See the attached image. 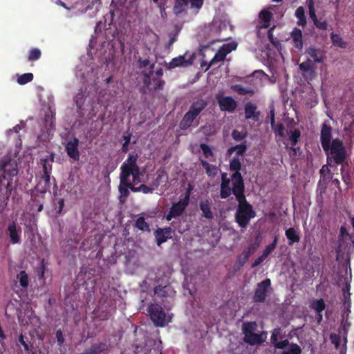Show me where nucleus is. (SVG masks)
Instances as JSON below:
<instances>
[{
  "instance_id": "f257e3e1",
  "label": "nucleus",
  "mask_w": 354,
  "mask_h": 354,
  "mask_svg": "<svg viewBox=\"0 0 354 354\" xmlns=\"http://www.w3.org/2000/svg\"><path fill=\"white\" fill-rule=\"evenodd\" d=\"M18 168L15 159L4 156L0 160V192L5 189L4 202L7 204L12 191L18 185Z\"/></svg>"
},
{
  "instance_id": "f03ea898",
  "label": "nucleus",
  "mask_w": 354,
  "mask_h": 354,
  "mask_svg": "<svg viewBox=\"0 0 354 354\" xmlns=\"http://www.w3.org/2000/svg\"><path fill=\"white\" fill-rule=\"evenodd\" d=\"M207 106L203 99L194 100L189 107L187 112L180 121L179 127L181 130H187L191 127H196L199 124V115Z\"/></svg>"
},
{
  "instance_id": "7ed1b4c3",
  "label": "nucleus",
  "mask_w": 354,
  "mask_h": 354,
  "mask_svg": "<svg viewBox=\"0 0 354 354\" xmlns=\"http://www.w3.org/2000/svg\"><path fill=\"white\" fill-rule=\"evenodd\" d=\"M238 206L235 212V221L238 225L245 228L252 218L256 216L252 205L248 202L245 195L237 196Z\"/></svg>"
},
{
  "instance_id": "20e7f679",
  "label": "nucleus",
  "mask_w": 354,
  "mask_h": 354,
  "mask_svg": "<svg viewBox=\"0 0 354 354\" xmlns=\"http://www.w3.org/2000/svg\"><path fill=\"white\" fill-rule=\"evenodd\" d=\"M326 156L327 163L331 165L333 162L336 165H343L346 160V151L342 140L339 138L333 140L328 149L324 150Z\"/></svg>"
},
{
  "instance_id": "39448f33",
  "label": "nucleus",
  "mask_w": 354,
  "mask_h": 354,
  "mask_svg": "<svg viewBox=\"0 0 354 354\" xmlns=\"http://www.w3.org/2000/svg\"><path fill=\"white\" fill-rule=\"evenodd\" d=\"M232 187H230V183L221 184L220 197L222 199L229 198L233 194L237 200V196H243L245 194V184L237 180H232Z\"/></svg>"
},
{
  "instance_id": "423d86ee",
  "label": "nucleus",
  "mask_w": 354,
  "mask_h": 354,
  "mask_svg": "<svg viewBox=\"0 0 354 354\" xmlns=\"http://www.w3.org/2000/svg\"><path fill=\"white\" fill-rule=\"evenodd\" d=\"M147 312L151 322L156 327L165 326L166 313L162 307L158 304H150L147 307Z\"/></svg>"
},
{
  "instance_id": "0eeeda50",
  "label": "nucleus",
  "mask_w": 354,
  "mask_h": 354,
  "mask_svg": "<svg viewBox=\"0 0 354 354\" xmlns=\"http://www.w3.org/2000/svg\"><path fill=\"white\" fill-rule=\"evenodd\" d=\"M272 290L271 287V280L267 278L257 284L252 301L254 303H263L266 301L268 293Z\"/></svg>"
},
{
  "instance_id": "6e6552de",
  "label": "nucleus",
  "mask_w": 354,
  "mask_h": 354,
  "mask_svg": "<svg viewBox=\"0 0 354 354\" xmlns=\"http://www.w3.org/2000/svg\"><path fill=\"white\" fill-rule=\"evenodd\" d=\"M190 200V193L188 190L183 198L180 199L178 202L174 203L170 208L169 213L166 216V219L169 221L173 218L180 216L188 206Z\"/></svg>"
},
{
  "instance_id": "1a4fd4ad",
  "label": "nucleus",
  "mask_w": 354,
  "mask_h": 354,
  "mask_svg": "<svg viewBox=\"0 0 354 354\" xmlns=\"http://www.w3.org/2000/svg\"><path fill=\"white\" fill-rule=\"evenodd\" d=\"M188 53L173 58L167 64V69L171 70L176 67H187L193 64L196 58V53H193L187 57Z\"/></svg>"
},
{
  "instance_id": "9d476101",
  "label": "nucleus",
  "mask_w": 354,
  "mask_h": 354,
  "mask_svg": "<svg viewBox=\"0 0 354 354\" xmlns=\"http://www.w3.org/2000/svg\"><path fill=\"white\" fill-rule=\"evenodd\" d=\"M21 227L15 222H10L7 227V234L10 239V243L15 245L21 243Z\"/></svg>"
},
{
  "instance_id": "9b49d317",
  "label": "nucleus",
  "mask_w": 354,
  "mask_h": 354,
  "mask_svg": "<svg viewBox=\"0 0 354 354\" xmlns=\"http://www.w3.org/2000/svg\"><path fill=\"white\" fill-rule=\"evenodd\" d=\"M333 138V129L332 127L327 123L324 122L322 124L320 132V142L323 150L328 149V146L332 143Z\"/></svg>"
},
{
  "instance_id": "f8f14e48",
  "label": "nucleus",
  "mask_w": 354,
  "mask_h": 354,
  "mask_svg": "<svg viewBox=\"0 0 354 354\" xmlns=\"http://www.w3.org/2000/svg\"><path fill=\"white\" fill-rule=\"evenodd\" d=\"M79 143V140L76 137H73L71 140L66 142L65 146L67 155L74 160H79L80 159Z\"/></svg>"
},
{
  "instance_id": "ddd939ff",
  "label": "nucleus",
  "mask_w": 354,
  "mask_h": 354,
  "mask_svg": "<svg viewBox=\"0 0 354 354\" xmlns=\"http://www.w3.org/2000/svg\"><path fill=\"white\" fill-rule=\"evenodd\" d=\"M173 230L171 227L158 228L154 236L156 243L158 246L165 243L168 239H171Z\"/></svg>"
},
{
  "instance_id": "4468645a",
  "label": "nucleus",
  "mask_w": 354,
  "mask_h": 354,
  "mask_svg": "<svg viewBox=\"0 0 354 354\" xmlns=\"http://www.w3.org/2000/svg\"><path fill=\"white\" fill-rule=\"evenodd\" d=\"M217 102L221 111L233 112L236 108V102L230 96L217 98Z\"/></svg>"
},
{
  "instance_id": "2eb2a0df",
  "label": "nucleus",
  "mask_w": 354,
  "mask_h": 354,
  "mask_svg": "<svg viewBox=\"0 0 354 354\" xmlns=\"http://www.w3.org/2000/svg\"><path fill=\"white\" fill-rule=\"evenodd\" d=\"M281 333V328L278 327V328H274L272 330L270 340L276 348L284 349L286 347L288 346V345H289V340L284 339L281 342H279L278 341L279 338H282Z\"/></svg>"
},
{
  "instance_id": "dca6fc26",
  "label": "nucleus",
  "mask_w": 354,
  "mask_h": 354,
  "mask_svg": "<svg viewBox=\"0 0 354 354\" xmlns=\"http://www.w3.org/2000/svg\"><path fill=\"white\" fill-rule=\"evenodd\" d=\"M260 115V111L257 110L256 104L248 102L245 105V118L246 120H252L254 122H259Z\"/></svg>"
},
{
  "instance_id": "f3484780",
  "label": "nucleus",
  "mask_w": 354,
  "mask_h": 354,
  "mask_svg": "<svg viewBox=\"0 0 354 354\" xmlns=\"http://www.w3.org/2000/svg\"><path fill=\"white\" fill-rule=\"evenodd\" d=\"M267 333L263 331L261 333H250L245 334L243 337V340L245 342L248 343L250 345H256V344H261L266 341Z\"/></svg>"
},
{
  "instance_id": "a211bd4d",
  "label": "nucleus",
  "mask_w": 354,
  "mask_h": 354,
  "mask_svg": "<svg viewBox=\"0 0 354 354\" xmlns=\"http://www.w3.org/2000/svg\"><path fill=\"white\" fill-rule=\"evenodd\" d=\"M241 169V163L239 158H233L230 162V169L234 171L232 174V180H237L244 183L243 176L240 172Z\"/></svg>"
},
{
  "instance_id": "6ab92c4d",
  "label": "nucleus",
  "mask_w": 354,
  "mask_h": 354,
  "mask_svg": "<svg viewBox=\"0 0 354 354\" xmlns=\"http://www.w3.org/2000/svg\"><path fill=\"white\" fill-rule=\"evenodd\" d=\"M89 354H109V346L106 342H97L93 344L88 348Z\"/></svg>"
},
{
  "instance_id": "aec40b11",
  "label": "nucleus",
  "mask_w": 354,
  "mask_h": 354,
  "mask_svg": "<svg viewBox=\"0 0 354 354\" xmlns=\"http://www.w3.org/2000/svg\"><path fill=\"white\" fill-rule=\"evenodd\" d=\"M306 53L316 63H323L326 59L324 51L320 49L310 47L306 49Z\"/></svg>"
},
{
  "instance_id": "412c9836",
  "label": "nucleus",
  "mask_w": 354,
  "mask_h": 354,
  "mask_svg": "<svg viewBox=\"0 0 354 354\" xmlns=\"http://www.w3.org/2000/svg\"><path fill=\"white\" fill-rule=\"evenodd\" d=\"M212 203L208 199L202 200L199 202V207L202 212V216L207 219H212L214 216L211 209Z\"/></svg>"
},
{
  "instance_id": "4be33fe9",
  "label": "nucleus",
  "mask_w": 354,
  "mask_h": 354,
  "mask_svg": "<svg viewBox=\"0 0 354 354\" xmlns=\"http://www.w3.org/2000/svg\"><path fill=\"white\" fill-rule=\"evenodd\" d=\"M154 294L159 297H171L175 294L174 290L169 285L161 286L158 285L154 288Z\"/></svg>"
},
{
  "instance_id": "5701e85b",
  "label": "nucleus",
  "mask_w": 354,
  "mask_h": 354,
  "mask_svg": "<svg viewBox=\"0 0 354 354\" xmlns=\"http://www.w3.org/2000/svg\"><path fill=\"white\" fill-rule=\"evenodd\" d=\"M138 156L137 153H130L127 159L122 163V165H125L127 168L133 171H139L140 167L137 165Z\"/></svg>"
},
{
  "instance_id": "b1692460",
  "label": "nucleus",
  "mask_w": 354,
  "mask_h": 354,
  "mask_svg": "<svg viewBox=\"0 0 354 354\" xmlns=\"http://www.w3.org/2000/svg\"><path fill=\"white\" fill-rule=\"evenodd\" d=\"M291 37L294 43V47L297 50H301L303 48L301 30L297 28H295L291 32Z\"/></svg>"
},
{
  "instance_id": "393cba45",
  "label": "nucleus",
  "mask_w": 354,
  "mask_h": 354,
  "mask_svg": "<svg viewBox=\"0 0 354 354\" xmlns=\"http://www.w3.org/2000/svg\"><path fill=\"white\" fill-rule=\"evenodd\" d=\"M285 235L288 239V245H292L295 243L300 241V235L294 227H290L285 232Z\"/></svg>"
},
{
  "instance_id": "a878e982",
  "label": "nucleus",
  "mask_w": 354,
  "mask_h": 354,
  "mask_svg": "<svg viewBox=\"0 0 354 354\" xmlns=\"http://www.w3.org/2000/svg\"><path fill=\"white\" fill-rule=\"evenodd\" d=\"M41 179L42 180L35 186V189L44 194L50 189V174H43Z\"/></svg>"
},
{
  "instance_id": "bb28decb",
  "label": "nucleus",
  "mask_w": 354,
  "mask_h": 354,
  "mask_svg": "<svg viewBox=\"0 0 354 354\" xmlns=\"http://www.w3.org/2000/svg\"><path fill=\"white\" fill-rule=\"evenodd\" d=\"M189 2V0H176L173 7L174 13L178 16L185 12Z\"/></svg>"
},
{
  "instance_id": "cd10ccee",
  "label": "nucleus",
  "mask_w": 354,
  "mask_h": 354,
  "mask_svg": "<svg viewBox=\"0 0 354 354\" xmlns=\"http://www.w3.org/2000/svg\"><path fill=\"white\" fill-rule=\"evenodd\" d=\"M120 174V183H122L125 185L129 181V178L133 174V171L127 168L125 165H121Z\"/></svg>"
},
{
  "instance_id": "c85d7f7f",
  "label": "nucleus",
  "mask_w": 354,
  "mask_h": 354,
  "mask_svg": "<svg viewBox=\"0 0 354 354\" xmlns=\"http://www.w3.org/2000/svg\"><path fill=\"white\" fill-rule=\"evenodd\" d=\"M201 166L205 169L206 174L211 178H214L217 174L216 167L209 164L205 160H201Z\"/></svg>"
},
{
  "instance_id": "c756f323",
  "label": "nucleus",
  "mask_w": 354,
  "mask_h": 354,
  "mask_svg": "<svg viewBox=\"0 0 354 354\" xmlns=\"http://www.w3.org/2000/svg\"><path fill=\"white\" fill-rule=\"evenodd\" d=\"M118 192L120 193L119 201L121 204H124L127 202L128 197L129 196V187H126L122 183H120L118 187Z\"/></svg>"
},
{
  "instance_id": "7c9ffc66",
  "label": "nucleus",
  "mask_w": 354,
  "mask_h": 354,
  "mask_svg": "<svg viewBox=\"0 0 354 354\" xmlns=\"http://www.w3.org/2000/svg\"><path fill=\"white\" fill-rule=\"evenodd\" d=\"M17 279H19L20 286L22 289L26 290L29 285V277L25 270H21L17 276Z\"/></svg>"
},
{
  "instance_id": "2f4dec72",
  "label": "nucleus",
  "mask_w": 354,
  "mask_h": 354,
  "mask_svg": "<svg viewBox=\"0 0 354 354\" xmlns=\"http://www.w3.org/2000/svg\"><path fill=\"white\" fill-rule=\"evenodd\" d=\"M247 151V146L245 143H242L240 145H237L236 146H233L230 147L227 149V153L229 156H231L234 152H236L238 156H243L245 151Z\"/></svg>"
},
{
  "instance_id": "473e14b6",
  "label": "nucleus",
  "mask_w": 354,
  "mask_h": 354,
  "mask_svg": "<svg viewBox=\"0 0 354 354\" xmlns=\"http://www.w3.org/2000/svg\"><path fill=\"white\" fill-rule=\"evenodd\" d=\"M135 227L142 232H150V226L148 223L145 221L143 216H140L136 220Z\"/></svg>"
},
{
  "instance_id": "72a5a7b5",
  "label": "nucleus",
  "mask_w": 354,
  "mask_h": 354,
  "mask_svg": "<svg viewBox=\"0 0 354 354\" xmlns=\"http://www.w3.org/2000/svg\"><path fill=\"white\" fill-rule=\"evenodd\" d=\"M295 16L298 19L297 24L299 26H305L306 24V18L304 7L299 6L295 11Z\"/></svg>"
},
{
  "instance_id": "f704fd0d",
  "label": "nucleus",
  "mask_w": 354,
  "mask_h": 354,
  "mask_svg": "<svg viewBox=\"0 0 354 354\" xmlns=\"http://www.w3.org/2000/svg\"><path fill=\"white\" fill-rule=\"evenodd\" d=\"M257 328V324L256 322H245L242 326V330L244 336L245 334L248 335L254 333Z\"/></svg>"
},
{
  "instance_id": "c9c22d12",
  "label": "nucleus",
  "mask_w": 354,
  "mask_h": 354,
  "mask_svg": "<svg viewBox=\"0 0 354 354\" xmlns=\"http://www.w3.org/2000/svg\"><path fill=\"white\" fill-rule=\"evenodd\" d=\"M299 68L304 73L313 72L315 67L310 59H307L305 62H303L299 65Z\"/></svg>"
},
{
  "instance_id": "e433bc0d",
  "label": "nucleus",
  "mask_w": 354,
  "mask_h": 354,
  "mask_svg": "<svg viewBox=\"0 0 354 354\" xmlns=\"http://www.w3.org/2000/svg\"><path fill=\"white\" fill-rule=\"evenodd\" d=\"M200 148L202 150L205 158L213 161L215 160L214 153L209 146L205 143H201Z\"/></svg>"
},
{
  "instance_id": "4c0bfd02",
  "label": "nucleus",
  "mask_w": 354,
  "mask_h": 354,
  "mask_svg": "<svg viewBox=\"0 0 354 354\" xmlns=\"http://www.w3.org/2000/svg\"><path fill=\"white\" fill-rule=\"evenodd\" d=\"M226 57L225 53H223L220 48L218 51L214 55V57L208 63L207 67L205 68V71H207L212 65L218 62L223 61Z\"/></svg>"
},
{
  "instance_id": "58836bf2",
  "label": "nucleus",
  "mask_w": 354,
  "mask_h": 354,
  "mask_svg": "<svg viewBox=\"0 0 354 354\" xmlns=\"http://www.w3.org/2000/svg\"><path fill=\"white\" fill-rule=\"evenodd\" d=\"M250 257L248 254H246L244 251L238 256L236 263L234 264V268L236 270H239L242 268L245 263L248 261Z\"/></svg>"
},
{
  "instance_id": "ea45409f",
  "label": "nucleus",
  "mask_w": 354,
  "mask_h": 354,
  "mask_svg": "<svg viewBox=\"0 0 354 354\" xmlns=\"http://www.w3.org/2000/svg\"><path fill=\"white\" fill-rule=\"evenodd\" d=\"M311 308L315 310V313H322L326 308V304L323 299L314 301L311 304Z\"/></svg>"
},
{
  "instance_id": "a19ab883",
  "label": "nucleus",
  "mask_w": 354,
  "mask_h": 354,
  "mask_svg": "<svg viewBox=\"0 0 354 354\" xmlns=\"http://www.w3.org/2000/svg\"><path fill=\"white\" fill-rule=\"evenodd\" d=\"M288 349L283 351L281 354H301V347L295 343H290Z\"/></svg>"
},
{
  "instance_id": "79ce46f5",
  "label": "nucleus",
  "mask_w": 354,
  "mask_h": 354,
  "mask_svg": "<svg viewBox=\"0 0 354 354\" xmlns=\"http://www.w3.org/2000/svg\"><path fill=\"white\" fill-rule=\"evenodd\" d=\"M41 56V50L37 48H33L29 50L28 60L29 62H35L39 59Z\"/></svg>"
},
{
  "instance_id": "37998d69",
  "label": "nucleus",
  "mask_w": 354,
  "mask_h": 354,
  "mask_svg": "<svg viewBox=\"0 0 354 354\" xmlns=\"http://www.w3.org/2000/svg\"><path fill=\"white\" fill-rule=\"evenodd\" d=\"M33 74L31 73H27L19 75L17 77V83L20 85H24L28 82H30L33 80Z\"/></svg>"
},
{
  "instance_id": "c03bdc74",
  "label": "nucleus",
  "mask_w": 354,
  "mask_h": 354,
  "mask_svg": "<svg viewBox=\"0 0 354 354\" xmlns=\"http://www.w3.org/2000/svg\"><path fill=\"white\" fill-rule=\"evenodd\" d=\"M274 26H272V28H270L268 31V38L269 39V41L271 42V44L277 49H279V48H281V43L279 41V40L277 38V37H274V35H273V30L274 28Z\"/></svg>"
},
{
  "instance_id": "a18cd8bd",
  "label": "nucleus",
  "mask_w": 354,
  "mask_h": 354,
  "mask_svg": "<svg viewBox=\"0 0 354 354\" xmlns=\"http://www.w3.org/2000/svg\"><path fill=\"white\" fill-rule=\"evenodd\" d=\"M290 141L291 145L296 146L299 142V139L301 136V131L299 129H295L290 131Z\"/></svg>"
},
{
  "instance_id": "49530a36",
  "label": "nucleus",
  "mask_w": 354,
  "mask_h": 354,
  "mask_svg": "<svg viewBox=\"0 0 354 354\" xmlns=\"http://www.w3.org/2000/svg\"><path fill=\"white\" fill-rule=\"evenodd\" d=\"M319 174L323 181H328L331 178L330 171L326 165L322 166Z\"/></svg>"
},
{
  "instance_id": "de8ad7c7",
  "label": "nucleus",
  "mask_w": 354,
  "mask_h": 354,
  "mask_svg": "<svg viewBox=\"0 0 354 354\" xmlns=\"http://www.w3.org/2000/svg\"><path fill=\"white\" fill-rule=\"evenodd\" d=\"M278 242V238L277 236L274 237L272 243L266 246L263 252V254L267 258V257L275 249Z\"/></svg>"
},
{
  "instance_id": "09e8293b",
  "label": "nucleus",
  "mask_w": 354,
  "mask_h": 354,
  "mask_svg": "<svg viewBox=\"0 0 354 354\" xmlns=\"http://www.w3.org/2000/svg\"><path fill=\"white\" fill-rule=\"evenodd\" d=\"M232 137L236 142H241L247 137V132H242L234 129L232 133Z\"/></svg>"
},
{
  "instance_id": "8fccbe9b",
  "label": "nucleus",
  "mask_w": 354,
  "mask_h": 354,
  "mask_svg": "<svg viewBox=\"0 0 354 354\" xmlns=\"http://www.w3.org/2000/svg\"><path fill=\"white\" fill-rule=\"evenodd\" d=\"M273 15L268 10H263L259 13V18L263 22L269 23L272 19Z\"/></svg>"
},
{
  "instance_id": "3c124183",
  "label": "nucleus",
  "mask_w": 354,
  "mask_h": 354,
  "mask_svg": "<svg viewBox=\"0 0 354 354\" xmlns=\"http://www.w3.org/2000/svg\"><path fill=\"white\" fill-rule=\"evenodd\" d=\"M272 129L280 138L285 137V128L282 123H275L274 128H272Z\"/></svg>"
},
{
  "instance_id": "603ef678",
  "label": "nucleus",
  "mask_w": 354,
  "mask_h": 354,
  "mask_svg": "<svg viewBox=\"0 0 354 354\" xmlns=\"http://www.w3.org/2000/svg\"><path fill=\"white\" fill-rule=\"evenodd\" d=\"M152 83L153 84V90L155 91L162 90L165 84V81L159 77L153 78Z\"/></svg>"
},
{
  "instance_id": "864d4df0",
  "label": "nucleus",
  "mask_w": 354,
  "mask_h": 354,
  "mask_svg": "<svg viewBox=\"0 0 354 354\" xmlns=\"http://www.w3.org/2000/svg\"><path fill=\"white\" fill-rule=\"evenodd\" d=\"M44 174H51L52 164L48 163V159H41Z\"/></svg>"
},
{
  "instance_id": "5fc2aeb1",
  "label": "nucleus",
  "mask_w": 354,
  "mask_h": 354,
  "mask_svg": "<svg viewBox=\"0 0 354 354\" xmlns=\"http://www.w3.org/2000/svg\"><path fill=\"white\" fill-rule=\"evenodd\" d=\"M233 89L236 91L238 94L245 95L247 94H253V91L251 89H248L243 87L241 85H234L233 86Z\"/></svg>"
},
{
  "instance_id": "6e6d98bb",
  "label": "nucleus",
  "mask_w": 354,
  "mask_h": 354,
  "mask_svg": "<svg viewBox=\"0 0 354 354\" xmlns=\"http://www.w3.org/2000/svg\"><path fill=\"white\" fill-rule=\"evenodd\" d=\"M236 48V44L234 43H227L223 45L220 49L225 53V55L227 56L229 53H230L232 50H235Z\"/></svg>"
},
{
  "instance_id": "4d7b16f0",
  "label": "nucleus",
  "mask_w": 354,
  "mask_h": 354,
  "mask_svg": "<svg viewBox=\"0 0 354 354\" xmlns=\"http://www.w3.org/2000/svg\"><path fill=\"white\" fill-rule=\"evenodd\" d=\"M152 74H153V71H149L148 73H143V76H144V77H143V83L147 87H149V86L152 82V79L151 78V75ZM148 89H150V88H148Z\"/></svg>"
},
{
  "instance_id": "13d9d810",
  "label": "nucleus",
  "mask_w": 354,
  "mask_h": 354,
  "mask_svg": "<svg viewBox=\"0 0 354 354\" xmlns=\"http://www.w3.org/2000/svg\"><path fill=\"white\" fill-rule=\"evenodd\" d=\"M55 337L57 339L58 346H62L65 342V338L61 329H59L56 331Z\"/></svg>"
},
{
  "instance_id": "bf43d9fd",
  "label": "nucleus",
  "mask_w": 354,
  "mask_h": 354,
  "mask_svg": "<svg viewBox=\"0 0 354 354\" xmlns=\"http://www.w3.org/2000/svg\"><path fill=\"white\" fill-rule=\"evenodd\" d=\"M131 136V135H128V136H124L122 137L124 142L122 146V149H121L122 152L127 153L128 151V150H129L128 146L130 143Z\"/></svg>"
},
{
  "instance_id": "052dcab7",
  "label": "nucleus",
  "mask_w": 354,
  "mask_h": 354,
  "mask_svg": "<svg viewBox=\"0 0 354 354\" xmlns=\"http://www.w3.org/2000/svg\"><path fill=\"white\" fill-rule=\"evenodd\" d=\"M330 339L331 343L333 344H334L335 348H338L339 346V344H340V337H339V335L335 334V333H332L330 335Z\"/></svg>"
},
{
  "instance_id": "680f3d73",
  "label": "nucleus",
  "mask_w": 354,
  "mask_h": 354,
  "mask_svg": "<svg viewBox=\"0 0 354 354\" xmlns=\"http://www.w3.org/2000/svg\"><path fill=\"white\" fill-rule=\"evenodd\" d=\"M19 342L23 346L24 350L26 352H29L32 347V345H29L25 340L23 334H21L19 336Z\"/></svg>"
},
{
  "instance_id": "e2e57ef3",
  "label": "nucleus",
  "mask_w": 354,
  "mask_h": 354,
  "mask_svg": "<svg viewBox=\"0 0 354 354\" xmlns=\"http://www.w3.org/2000/svg\"><path fill=\"white\" fill-rule=\"evenodd\" d=\"M258 247H259L258 243H252L248 246V248H247L246 250H244V252L246 254H248L249 257H250L252 254H253L255 252V251L257 250Z\"/></svg>"
},
{
  "instance_id": "0e129e2a",
  "label": "nucleus",
  "mask_w": 354,
  "mask_h": 354,
  "mask_svg": "<svg viewBox=\"0 0 354 354\" xmlns=\"http://www.w3.org/2000/svg\"><path fill=\"white\" fill-rule=\"evenodd\" d=\"M191 8L200 10L204 3V0H189Z\"/></svg>"
},
{
  "instance_id": "69168bd1",
  "label": "nucleus",
  "mask_w": 354,
  "mask_h": 354,
  "mask_svg": "<svg viewBox=\"0 0 354 354\" xmlns=\"http://www.w3.org/2000/svg\"><path fill=\"white\" fill-rule=\"evenodd\" d=\"M75 102L76 103L77 106L81 107L82 104L84 103V94L82 92H79L75 97Z\"/></svg>"
},
{
  "instance_id": "338daca9",
  "label": "nucleus",
  "mask_w": 354,
  "mask_h": 354,
  "mask_svg": "<svg viewBox=\"0 0 354 354\" xmlns=\"http://www.w3.org/2000/svg\"><path fill=\"white\" fill-rule=\"evenodd\" d=\"M314 25L319 30H326L328 28V24L326 21H319L317 19L313 22Z\"/></svg>"
},
{
  "instance_id": "774afa93",
  "label": "nucleus",
  "mask_w": 354,
  "mask_h": 354,
  "mask_svg": "<svg viewBox=\"0 0 354 354\" xmlns=\"http://www.w3.org/2000/svg\"><path fill=\"white\" fill-rule=\"evenodd\" d=\"M150 64L149 59H142L141 57H139L138 59V64L139 68H144L148 66Z\"/></svg>"
}]
</instances>
